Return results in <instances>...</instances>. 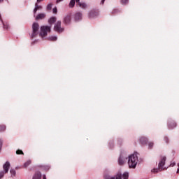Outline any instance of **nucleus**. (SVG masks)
<instances>
[{
    "label": "nucleus",
    "instance_id": "f03ea898",
    "mask_svg": "<svg viewBox=\"0 0 179 179\" xmlns=\"http://www.w3.org/2000/svg\"><path fill=\"white\" fill-rule=\"evenodd\" d=\"M166 157H161V160L158 164V169H154L152 170V173H159V171H163V166L166 164Z\"/></svg>",
    "mask_w": 179,
    "mask_h": 179
},
{
    "label": "nucleus",
    "instance_id": "aec40b11",
    "mask_svg": "<svg viewBox=\"0 0 179 179\" xmlns=\"http://www.w3.org/2000/svg\"><path fill=\"white\" fill-rule=\"evenodd\" d=\"M10 173L11 174V177H15L16 176V171L15 169H10Z\"/></svg>",
    "mask_w": 179,
    "mask_h": 179
},
{
    "label": "nucleus",
    "instance_id": "dca6fc26",
    "mask_svg": "<svg viewBox=\"0 0 179 179\" xmlns=\"http://www.w3.org/2000/svg\"><path fill=\"white\" fill-rule=\"evenodd\" d=\"M55 22H57V17H52L48 20L49 24H51V25L54 24V23H55Z\"/></svg>",
    "mask_w": 179,
    "mask_h": 179
},
{
    "label": "nucleus",
    "instance_id": "bb28decb",
    "mask_svg": "<svg viewBox=\"0 0 179 179\" xmlns=\"http://www.w3.org/2000/svg\"><path fill=\"white\" fill-rule=\"evenodd\" d=\"M122 175L121 173H117L116 175V179H122Z\"/></svg>",
    "mask_w": 179,
    "mask_h": 179
},
{
    "label": "nucleus",
    "instance_id": "39448f33",
    "mask_svg": "<svg viewBox=\"0 0 179 179\" xmlns=\"http://www.w3.org/2000/svg\"><path fill=\"white\" fill-rule=\"evenodd\" d=\"M127 160H128V157L125 155V154L120 155L119 159H118V164L120 166H124L125 163H127Z\"/></svg>",
    "mask_w": 179,
    "mask_h": 179
},
{
    "label": "nucleus",
    "instance_id": "ea45409f",
    "mask_svg": "<svg viewBox=\"0 0 179 179\" xmlns=\"http://www.w3.org/2000/svg\"><path fill=\"white\" fill-rule=\"evenodd\" d=\"M106 0H101V3L103 5Z\"/></svg>",
    "mask_w": 179,
    "mask_h": 179
},
{
    "label": "nucleus",
    "instance_id": "4468645a",
    "mask_svg": "<svg viewBox=\"0 0 179 179\" xmlns=\"http://www.w3.org/2000/svg\"><path fill=\"white\" fill-rule=\"evenodd\" d=\"M45 13H39V14H38V15L36 16V20H43V19H45Z\"/></svg>",
    "mask_w": 179,
    "mask_h": 179
},
{
    "label": "nucleus",
    "instance_id": "4c0bfd02",
    "mask_svg": "<svg viewBox=\"0 0 179 179\" xmlns=\"http://www.w3.org/2000/svg\"><path fill=\"white\" fill-rule=\"evenodd\" d=\"M64 0H57V3H59V2H62Z\"/></svg>",
    "mask_w": 179,
    "mask_h": 179
},
{
    "label": "nucleus",
    "instance_id": "473e14b6",
    "mask_svg": "<svg viewBox=\"0 0 179 179\" xmlns=\"http://www.w3.org/2000/svg\"><path fill=\"white\" fill-rule=\"evenodd\" d=\"M148 146L150 149H152V148H153V143H149Z\"/></svg>",
    "mask_w": 179,
    "mask_h": 179
},
{
    "label": "nucleus",
    "instance_id": "2eb2a0df",
    "mask_svg": "<svg viewBox=\"0 0 179 179\" xmlns=\"http://www.w3.org/2000/svg\"><path fill=\"white\" fill-rule=\"evenodd\" d=\"M140 143H141V145H146V143H148V138L143 136L141 137Z\"/></svg>",
    "mask_w": 179,
    "mask_h": 179
},
{
    "label": "nucleus",
    "instance_id": "c756f323",
    "mask_svg": "<svg viewBox=\"0 0 179 179\" xmlns=\"http://www.w3.org/2000/svg\"><path fill=\"white\" fill-rule=\"evenodd\" d=\"M3 176H5V173L3 171L0 172V179L3 178Z\"/></svg>",
    "mask_w": 179,
    "mask_h": 179
},
{
    "label": "nucleus",
    "instance_id": "c9c22d12",
    "mask_svg": "<svg viewBox=\"0 0 179 179\" xmlns=\"http://www.w3.org/2000/svg\"><path fill=\"white\" fill-rule=\"evenodd\" d=\"M76 3H77V5H79V3H80V0H76Z\"/></svg>",
    "mask_w": 179,
    "mask_h": 179
},
{
    "label": "nucleus",
    "instance_id": "f3484780",
    "mask_svg": "<svg viewBox=\"0 0 179 179\" xmlns=\"http://www.w3.org/2000/svg\"><path fill=\"white\" fill-rule=\"evenodd\" d=\"M78 6H80V8H82V9H86L87 8V5L86 4V3H79Z\"/></svg>",
    "mask_w": 179,
    "mask_h": 179
},
{
    "label": "nucleus",
    "instance_id": "f257e3e1",
    "mask_svg": "<svg viewBox=\"0 0 179 179\" xmlns=\"http://www.w3.org/2000/svg\"><path fill=\"white\" fill-rule=\"evenodd\" d=\"M138 154H132L129 157L128 164L129 169H135L138 164Z\"/></svg>",
    "mask_w": 179,
    "mask_h": 179
},
{
    "label": "nucleus",
    "instance_id": "9d476101",
    "mask_svg": "<svg viewBox=\"0 0 179 179\" xmlns=\"http://www.w3.org/2000/svg\"><path fill=\"white\" fill-rule=\"evenodd\" d=\"M82 13L78 12L74 15V20L76 22H79V20H82Z\"/></svg>",
    "mask_w": 179,
    "mask_h": 179
},
{
    "label": "nucleus",
    "instance_id": "20e7f679",
    "mask_svg": "<svg viewBox=\"0 0 179 179\" xmlns=\"http://www.w3.org/2000/svg\"><path fill=\"white\" fill-rule=\"evenodd\" d=\"M38 30H40V25L37 22H34L32 24V33L31 34V38L38 36Z\"/></svg>",
    "mask_w": 179,
    "mask_h": 179
},
{
    "label": "nucleus",
    "instance_id": "412c9836",
    "mask_svg": "<svg viewBox=\"0 0 179 179\" xmlns=\"http://www.w3.org/2000/svg\"><path fill=\"white\" fill-rule=\"evenodd\" d=\"M1 22L3 23V29L8 30L9 29V24H8V23L3 22V21H2Z\"/></svg>",
    "mask_w": 179,
    "mask_h": 179
},
{
    "label": "nucleus",
    "instance_id": "7c9ffc66",
    "mask_svg": "<svg viewBox=\"0 0 179 179\" xmlns=\"http://www.w3.org/2000/svg\"><path fill=\"white\" fill-rule=\"evenodd\" d=\"M52 12L53 13H55L56 15V13H57V7H55L53 9H52Z\"/></svg>",
    "mask_w": 179,
    "mask_h": 179
},
{
    "label": "nucleus",
    "instance_id": "0eeeda50",
    "mask_svg": "<svg viewBox=\"0 0 179 179\" xmlns=\"http://www.w3.org/2000/svg\"><path fill=\"white\" fill-rule=\"evenodd\" d=\"M177 127V123L173 120H169L168 121V128L169 129H174Z\"/></svg>",
    "mask_w": 179,
    "mask_h": 179
},
{
    "label": "nucleus",
    "instance_id": "2f4dec72",
    "mask_svg": "<svg viewBox=\"0 0 179 179\" xmlns=\"http://www.w3.org/2000/svg\"><path fill=\"white\" fill-rule=\"evenodd\" d=\"M113 15H115V13H118V10L117 9H115L112 11Z\"/></svg>",
    "mask_w": 179,
    "mask_h": 179
},
{
    "label": "nucleus",
    "instance_id": "e433bc0d",
    "mask_svg": "<svg viewBox=\"0 0 179 179\" xmlns=\"http://www.w3.org/2000/svg\"><path fill=\"white\" fill-rule=\"evenodd\" d=\"M50 169V166H45V170H48Z\"/></svg>",
    "mask_w": 179,
    "mask_h": 179
},
{
    "label": "nucleus",
    "instance_id": "5701e85b",
    "mask_svg": "<svg viewBox=\"0 0 179 179\" xmlns=\"http://www.w3.org/2000/svg\"><path fill=\"white\" fill-rule=\"evenodd\" d=\"M129 177V173H128V172H125L123 174V179H128Z\"/></svg>",
    "mask_w": 179,
    "mask_h": 179
},
{
    "label": "nucleus",
    "instance_id": "393cba45",
    "mask_svg": "<svg viewBox=\"0 0 179 179\" xmlns=\"http://www.w3.org/2000/svg\"><path fill=\"white\" fill-rule=\"evenodd\" d=\"M47 10H51L52 9V3H49L46 8Z\"/></svg>",
    "mask_w": 179,
    "mask_h": 179
},
{
    "label": "nucleus",
    "instance_id": "6e6552de",
    "mask_svg": "<svg viewBox=\"0 0 179 179\" xmlns=\"http://www.w3.org/2000/svg\"><path fill=\"white\" fill-rule=\"evenodd\" d=\"M3 169L5 174H8V171H9V169H10V163H9V162H6L3 166Z\"/></svg>",
    "mask_w": 179,
    "mask_h": 179
},
{
    "label": "nucleus",
    "instance_id": "37998d69",
    "mask_svg": "<svg viewBox=\"0 0 179 179\" xmlns=\"http://www.w3.org/2000/svg\"><path fill=\"white\" fill-rule=\"evenodd\" d=\"M0 20L1 22H2V17L1 16V14H0Z\"/></svg>",
    "mask_w": 179,
    "mask_h": 179
},
{
    "label": "nucleus",
    "instance_id": "ddd939ff",
    "mask_svg": "<svg viewBox=\"0 0 179 179\" xmlns=\"http://www.w3.org/2000/svg\"><path fill=\"white\" fill-rule=\"evenodd\" d=\"M40 9H43V6H38V3H35V8L34 9V13L36 15L37 13V10H40Z\"/></svg>",
    "mask_w": 179,
    "mask_h": 179
},
{
    "label": "nucleus",
    "instance_id": "f8f14e48",
    "mask_svg": "<svg viewBox=\"0 0 179 179\" xmlns=\"http://www.w3.org/2000/svg\"><path fill=\"white\" fill-rule=\"evenodd\" d=\"M32 179H41V172L36 171L33 176Z\"/></svg>",
    "mask_w": 179,
    "mask_h": 179
},
{
    "label": "nucleus",
    "instance_id": "a19ab883",
    "mask_svg": "<svg viewBox=\"0 0 179 179\" xmlns=\"http://www.w3.org/2000/svg\"><path fill=\"white\" fill-rule=\"evenodd\" d=\"M43 179H47V177H45V175H43Z\"/></svg>",
    "mask_w": 179,
    "mask_h": 179
},
{
    "label": "nucleus",
    "instance_id": "a878e982",
    "mask_svg": "<svg viewBox=\"0 0 179 179\" xmlns=\"http://www.w3.org/2000/svg\"><path fill=\"white\" fill-rule=\"evenodd\" d=\"M16 155H24V153H23V151L21 150H17L16 151Z\"/></svg>",
    "mask_w": 179,
    "mask_h": 179
},
{
    "label": "nucleus",
    "instance_id": "79ce46f5",
    "mask_svg": "<svg viewBox=\"0 0 179 179\" xmlns=\"http://www.w3.org/2000/svg\"><path fill=\"white\" fill-rule=\"evenodd\" d=\"M0 3H3V0H0Z\"/></svg>",
    "mask_w": 179,
    "mask_h": 179
},
{
    "label": "nucleus",
    "instance_id": "c03bdc74",
    "mask_svg": "<svg viewBox=\"0 0 179 179\" xmlns=\"http://www.w3.org/2000/svg\"><path fill=\"white\" fill-rule=\"evenodd\" d=\"M6 1H8V0H6Z\"/></svg>",
    "mask_w": 179,
    "mask_h": 179
},
{
    "label": "nucleus",
    "instance_id": "9b49d317",
    "mask_svg": "<svg viewBox=\"0 0 179 179\" xmlns=\"http://www.w3.org/2000/svg\"><path fill=\"white\" fill-rule=\"evenodd\" d=\"M71 15H68L64 18L63 22L64 24H69L71 23Z\"/></svg>",
    "mask_w": 179,
    "mask_h": 179
},
{
    "label": "nucleus",
    "instance_id": "6ab92c4d",
    "mask_svg": "<svg viewBox=\"0 0 179 179\" xmlns=\"http://www.w3.org/2000/svg\"><path fill=\"white\" fill-rule=\"evenodd\" d=\"M75 2H76V0H71L69 4V8H73V6H75Z\"/></svg>",
    "mask_w": 179,
    "mask_h": 179
},
{
    "label": "nucleus",
    "instance_id": "b1692460",
    "mask_svg": "<svg viewBox=\"0 0 179 179\" xmlns=\"http://www.w3.org/2000/svg\"><path fill=\"white\" fill-rule=\"evenodd\" d=\"M120 2L122 5H127L129 2V0H120Z\"/></svg>",
    "mask_w": 179,
    "mask_h": 179
},
{
    "label": "nucleus",
    "instance_id": "cd10ccee",
    "mask_svg": "<svg viewBox=\"0 0 179 179\" xmlns=\"http://www.w3.org/2000/svg\"><path fill=\"white\" fill-rule=\"evenodd\" d=\"M50 39L52 41H57V36H51L50 38Z\"/></svg>",
    "mask_w": 179,
    "mask_h": 179
},
{
    "label": "nucleus",
    "instance_id": "4be33fe9",
    "mask_svg": "<svg viewBox=\"0 0 179 179\" xmlns=\"http://www.w3.org/2000/svg\"><path fill=\"white\" fill-rule=\"evenodd\" d=\"M30 164H31V161L29 160L24 164V168L29 167V166H30Z\"/></svg>",
    "mask_w": 179,
    "mask_h": 179
},
{
    "label": "nucleus",
    "instance_id": "f704fd0d",
    "mask_svg": "<svg viewBox=\"0 0 179 179\" xmlns=\"http://www.w3.org/2000/svg\"><path fill=\"white\" fill-rule=\"evenodd\" d=\"M174 166H176V163L175 162H173V163L170 164L171 167H174Z\"/></svg>",
    "mask_w": 179,
    "mask_h": 179
},
{
    "label": "nucleus",
    "instance_id": "58836bf2",
    "mask_svg": "<svg viewBox=\"0 0 179 179\" xmlns=\"http://www.w3.org/2000/svg\"><path fill=\"white\" fill-rule=\"evenodd\" d=\"M178 171H177V173H178V174H179V164H178Z\"/></svg>",
    "mask_w": 179,
    "mask_h": 179
},
{
    "label": "nucleus",
    "instance_id": "a211bd4d",
    "mask_svg": "<svg viewBox=\"0 0 179 179\" xmlns=\"http://www.w3.org/2000/svg\"><path fill=\"white\" fill-rule=\"evenodd\" d=\"M4 131H6V126L4 124L0 125V132H4Z\"/></svg>",
    "mask_w": 179,
    "mask_h": 179
},
{
    "label": "nucleus",
    "instance_id": "72a5a7b5",
    "mask_svg": "<svg viewBox=\"0 0 179 179\" xmlns=\"http://www.w3.org/2000/svg\"><path fill=\"white\" fill-rule=\"evenodd\" d=\"M106 179H115V177L106 176Z\"/></svg>",
    "mask_w": 179,
    "mask_h": 179
},
{
    "label": "nucleus",
    "instance_id": "7ed1b4c3",
    "mask_svg": "<svg viewBox=\"0 0 179 179\" xmlns=\"http://www.w3.org/2000/svg\"><path fill=\"white\" fill-rule=\"evenodd\" d=\"M51 31V27L50 26H42L41 27V32L39 33V36L42 37H45L48 33H50Z\"/></svg>",
    "mask_w": 179,
    "mask_h": 179
},
{
    "label": "nucleus",
    "instance_id": "1a4fd4ad",
    "mask_svg": "<svg viewBox=\"0 0 179 179\" xmlns=\"http://www.w3.org/2000/svg\"><path fill=\"white\" fill-rule=\"evenodd\" d=\"M99 15V10H92L89 13V17H96V16Z\"/></svg>",
    "mask_w": 179,
    "mask_h": 179
},
{
    "label": "nucleus",
    "instance_id": "423d86ee",
    "mask_svg": "<svg viewBox=\"0 0 179 179\" xmlns=\"http://www.w3.org/2000/svg\"><path fill=\"white\" fill-rule=\"evenodd\" d=\"M54 30L57 33H62V31H64V28L61 27V21H57V23H55Z\"/></svg>",
    "mask_w": 179,
    "mask_h": 179
},
{
    "label": "nucleus",
    "instance_id": "c85d7f7f",
    "mask_svg": "<svg viewBox=\"0 0 179 179\" xmlns=\"http://www.w3.org/2000/svg\"><path fill=\"white\" fill-rule=\"evenodd\" d=\"M164 141L166 142V143H169V137L164 136Z\"/></svg>",
    "mask_w": 179,
    "mask_h": 179
}]
</instances>
